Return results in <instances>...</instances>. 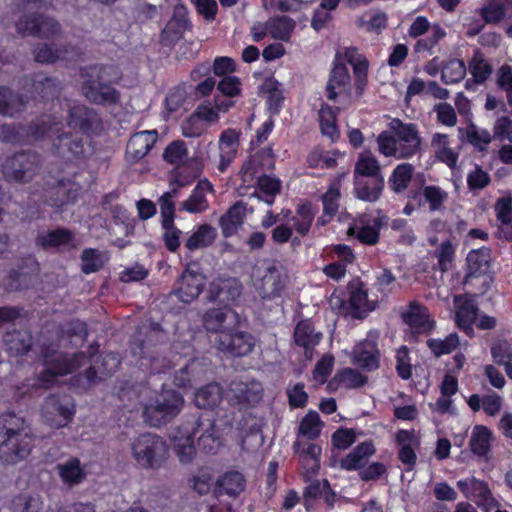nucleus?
<instances>
[{
    "label": "nucleus",
    "mask_w": 512,
    "mask_h": 512,
    "mask_svg": "<svg viewBox=\"0 0 512 512\" xmlns=\"http://www.w3.org/2000/svg\"><path fill=\"white\" fill-rule=\"evenodd\" d=\"M33 436L24 418L14 412L0 415V460L15 465L31 453Z\"/></svg>",
    "instance_id": "f257e3e1"
},
{
    "label": "nucleus",
    "mask_w": 512,
    "mask_h": 512,
    "mask_svg": "<svg viewBox=\"0 0 512 512\" xmlns=\"http://www.w3.org/2000/svg\"><path fill=\"white\" fill-rule=\"evenodd\" d=\"M60 122L48 116L41 121L42 134L53 137V151L63 159L73 160L86 157L91 149L88 137L80 133L60 132Z\"/></svg>",
    "instance_id": "f03ea898"
},
{
    "label": "nucleus",
    "mask_w": 512,
    "mask_h": 512,
    "mask_svg": "<svg viewBox=\"0 0 512 512\" xmlns=\"http://www.w3.org/2000/svg\"><path fill=\"white\" fill-rule=\"evenodd\" d=\"M131 453L141 468L157 470L166 463L169 457V448L160 436L143 433L131 442Z\"/></svg>",
    "instance_id": "7ed1b4c3"
},
{
    "label": "nucleus",
    "mask_w": 512,
    "mask_h": 512,
    "mask_svg": "<svg viewBox=\"0 0 512 512\" xmlns=\"http://www.w3.org/2000/svg\"><path fill=\"white\" fill-rule=\"evenodd\" d=\"M107 67L91 66L83 70L81 76L82 95L96 105L114 104L119 100V92L104 79Z\"/></svg>",
    "instance_id": "20e7f679"
},
{
    "label": "nucleus",
    "mask_w": 512,
    "mask_h": 512,
    "mask_svg": "<svg viewBox=\"0 0 512 512\" xmlns=\"http://www.w3.org/2000/svg\"><path fill=\"white\" fill-rule=\"evenodd\" d=\"M184 405L182 395L174 390L163 391L154 403L146 405L143 417L147 424L160 427L176 417Z\"/></svg>",
    "instance_id": "39448f33"
},
{
    "label": "nucleus",
    "mask_w": 512,
    "mask_h": 512,
    "mask_svg": "<svg viewBox=\"0 0 512 512\" xmlns=\"http://www.w3.org/2000/svg\"><path fill=\"white\" fill-rule=\"evenodd\" d=\"M41 159L34 152H20L7 158L2 165V174L10 183L30 182L39 172Z\"/></svg>",
    "instance_id": "423d86ee"
},
{
    "label": "nucleus",
    "mask_w": 512,
    "mask_h": 512,
    "mask_svg": "<svg viewBox=\"0 0 512 512\" xmlns=\"http://www.w3.org/2000/svg\"><path fill=\"white\" fill-rule=\"evenodd\" d=\"M16 30L22 37L33 36L43 39H52L62 34L60 23L45 14H24L16 22Z\"/></svg>",
    "instance_id": "0eeeda50"
},
{
    "label": "nucleus",
    "mask_w": 512,
    "mask_h": 512,
    "mask_svg": "<svg viewBox=\"0 0 512 512\" xmlns=\"http://www.w3.org/2000/svg\"><path fill=\"white\" fill-rule=\"evenodd\" d=\"M287 279L284 268L272 263L257 270L255 287L262 299L271 300L281 296L286 288Z\"/></svg>",
    "instance_id": "6e6552de"
},
{
    "label": "nucleus",
    "mask_w": 512,
    "mask_h": 512,
    "mask_svg": "<svg viewBox=\"0 0 512 512\" xmlns=\"http://www.w3.org/2000/svg\"><path fill=\"white\" fill-rule=\"evenodd\" d=\"M390 127L395 132L399 143V159L410 158L420 151L421 138L415 124H406L399 119H393Z\"/></svg>",
    "instance_id": "1a4fd4ad"
},
{
    "label": "nucleus",
    "mask_w": 512,
    "mask_h": 512,
    "mask_svg": "<svg viewBox=\"0 0 512 512\" xmlns=\"http://www.w3.org/2000/svg\"><path fill=\"white\" fill-rule=\"evenodd\" d=\"M203 325L208 332L221 334L233 332L239 323L238 314L228 307L212 308L203 315Z\"/></svg>",
    "instance_id": "9d476101"
},
{
    "label": "nucleus",
    "mask_w": 512,
    "mask_h": 512,
    "mask_svg": "<svg viewBox=\"0 0 512 512\" xmlns=\"http://www.w3.org/2000/svg\"><path fill=\"white\" fill-rule=\"evenodd\" d=\"M199 434V448L207 454H215L221 446L215 420L208 414H201L194 422L192 435Z\"/></svg>",
    "instance_id": "9b49d317"
},
{
    "label": "nucleus",
    "mask_w": 512,
    "mask_h": 512,
    "mask_svg": "<svg viewBox=\"0 0 512 512\" xmlns=\"http://www.w3.org/2000/svg\"><path fill=\"white\" fill-rule=\"evenodd\" d=\"M194 266L192 264L187 266L178 281V288L175 291V294L183 303H191L195 300L205 285V277L197 270H194Z\"/></svg>",
    "instance_id": "f8f14e48"
},
{
    "label": "nucleus",
    "mask_w": 512,
    "mask_h": 512,
    "mask_svg": "<svg viewBox=\"0 0 512 512\" xmlns=\"http://www.w3.org/2000/svg\"><path fill=\"white\" fill-rule=\"evenodd\" d=\"M215 344L218 349L229 353L232 356H245L250 353L254 347V338L247 332H228L221 334Z\"/></svg>",
    "instance_id": "ddd939ff"
},
{
    "label": "nucleus",
    "mask_w": 512,
    "mask_h": 512,
    "mask_svg": "<svg viewBox=\"0 0 512 512\" xmlns=\"http://www.w3.org/2000/svg\"><path fill=\"white\" fill-rule=\"evenodd\" d=\"M86 358L83 352L68 357L59 354L53 361L57 363L54 368H47L39 374V381L45 388H48L57 376L72 373L74 370L82 366L83 360Z\"/></svg>",
    "instance_id": "4468645a"
},
{
    "label": "nucleus",
    "mask_w": 512,
    "mask_h": 512,
    "mask_svg": "<svg viewBox=\"0 0 512 512\" xmlns=\"http://www.w3.org/2000/svg\"><path fill=\"white\" fill-rule=\"evenodd\" d=\"M28 97L19 92L0 85V116L16 119L26 110Z\"/></svg>",
    "instance_id": "2eb2a0df"
},
{
    "label": "nucleus",
    "mask_w": 512,
    "mask_h": 512,
    "mask_svg": "<svg viewBox=\"0 0 512 512\" xmlns=\"http://www.w3.org/2000/svg\"><path fill=\"white\" fill-rule=\"evenodd\" d=\"M163 338L164 334L159 324L139 328L137 333L133 336L132 352L142 357L150 356L149 349L155 347Z\"/></svg>",
    "instance_id": "dca6fc26"
},
{
    "label": "nucleus",
    "mask_w": 512,
    "mask_h": 512,
    "mask_svg": "<svg viewBox=\"0 0 512 512\" xmlns=\"http://www.w3.org/2000/svg\"><path fill=\"white\" fill-rule=\"evenodd\" d=\"M228 397L233 405H255L262 399V388L258 383L233 381L230 384Z\"/></svg>",
    "instance_id": "f3484780"
},
{
    "label": "nucleus",
    "mask_w": 512,
    "mask_h": 512,
    "mask_svg": "<svg viewBox=\"0 0 512 512\" xmlns=\"http://www.w3.org/2000/svg\"><path fill=\"white\" fill-rule=\"evenodd\" d=\"M67 124L72 128H79L84 133H88L99 127L100 119L93 109L85 105H76L69 110Z\"/></svg>",
    "instance_id": "a211bd4d"
},
{
    "label": "nucleus",
    "mask_w": 512,
    "mask_h": 512,
    "mask_svg": "<svg viewBox=\"0 0 512 512\" xmlns=\"http://www.w3.org/2000/svg\"><path fill=\"white\" fill-rule=\"evenodd\" d=\"M42 415L46 423L54 428L65 426L71 418L70 410L54 395L45 399Z\"/></svg>",
    "instance_id": "6ab92c4d"
},
{
    "label": "nucleus",
    "mask_w": 512,
    "mask_h": 512,
    "mask_svg": "<svg viewBox=\"0 0 512 512\" xmlns=\"http://www.w3.org/2000/svg\"><path fill=\"white\" fill-rule=\"evenodd\" d=\"M35 243L43 250L66 248L71 249L74 247V235L66 228H57L55 230L47 231L39 234Z\"/></svg>",
    "instance_id": "aec40b11"
},
{
    "label": "nucleus",
    "mask_w": 512,
    "mask_h": 512,
    "mask_svg": "<svg viewBox=\"0 0 512 512\" xmlns=\"http://www.w3.org/2000/svg\"><path fill=\"white\" fill-rule=\"evenodd\" d=\"M156 141V130H145L135 133L131 136L127 144V157L132 161H138L142 159L151 150Z\"/></svg>",
    "instance_id": "412c9836"
},
{
    "label": "nucleus",
    "mask_w": 512,
    "mask_h": 512,
    "mask_svg": "<svg viewBox=\"0 0 512 512\" xmlns=\"http://www.w3.org/2000/svg\"><path fill=\"white\" fill-rule=\"evenodd\" d=\"M384 188V178L354 177V191L358 199L375 202L379 199Z\"/></svg>",
    "instance_id": "4be33fe9"
},
{
    "label": "nucleus",
    "mask_w": 512,
    "mask_h": 512,
    "mask_svg": "<svg viewBox=\"0 0 512 512\" xmlns=\"http://www.w3.org/2000/svg\"><path fill=\"white\" fill-rule=\"evenodd\" d=\"M171 439L179 461L182 464L190 463L196 455L192 432L188 430L182 432V430L178 428L171 434Z\"/></svg>",
    "instance_id": "5701e85b"
},
{
    "label": "nucleus",
    "mask_w": 512,
    "mask_h": 512,
    "mask_svg": "<svg viewBox=\"0 0 512 512\" xmlns=\"http://www.w3.org/2000/svg\"><path fill=\"white\" fill-rule=\"evenodd\" d=\"M246 214V206L242 201L236 202L219 219V225L224 237L234 235L243 224Z\"/></svg>",
    "instance_id": "b1692460"
},
{
    "label": "nucleus",
    "mask_w": 512,
    "mask_h": 512,
    "mask_svg": "<svg viewBox=\"0 0 512 512\" xmlns=\"http://www.w3.org/2000/svg\"><path fill=\"white\" fill-rule=\"evenodd\" d=\"M375 453L372 442H363L357 445L348 455L340 461V467L346 470H358L363 468Z\"/></svg>",
    "instance_id": "393cba45"
},
{
    "label": "nucleus",
    "mask_w": 512,
    "mask_h": 512,
    "mask_svg": "<svg viewBox=\"0 0 512 512\" xmlns=\"http://www.w3.org/2000/svg\"><path fill=\"white\" fill-rule=\"evenodd\" d=\"M340 54H336L334 67L331 71L329 81L326 86L328 91V99L335 100L337 98L336 88H342L344 91L350 90V74L347 67L339 61Z\"/></svg>",
    "instance_id": "a878e982"
},
{
    "label": "nucleus",
    "mask_w": 512,
    "mask_h": 512,
    "mask_svg": "<svg viewBox=\"0 0 512 512\" xmlns=\"http://www.w3.org/2000/svg\"><path fill=\"white\" fill-rule=\"evenodd\" d=\"M345 59L353 67L356 92L360 96L367 83L368 61L363 55L359 54L355 48L346 49Z\"/></svg>",
    "instance_id": "bb28decb"
},
{
    "label": "nucleus",
    "mask_w": 512,
    "mask_h": 512,
    "mask_svg": "<svg viewBox=\"0 0 512 512\" xmlns=\"http://www.w3.org/2000/svg\"><path fill=\"white\" fill-rule=\"evenodd\" d=\"M120 365V360L114 353L106 354L102 357L100 363L90 366L85 371V376L89 383H97L104 380L115 372Z\"/></svg>",
    "instance_id": "cd10ccee"
},
{
    "label": "nucleus",
    "mask_w": 512,
    "mask_h": 512,
    "mask_svg": "<svg viewBox=\"0 0 512 512\" xmlns=\"http://www.w3.org/2000/svg\"><path fill=\"white\" fill-rule=\"evenodd\" d=\"M353 362L359 367L372 371L378 368V350L373 341L365 340L355 347Z\"/></svg>",
    "instance_id": "c85d7f7f"
},
{
    "label": "nucleus",
    "mask_w": 512,
    "mask_h": 512,
    "mask_svg": "<svg viewBox=\"0 0 512 512\" xmlns=\"http://www.w3.org/2000/svg\"><path fill=\"white\" fill-rule=\"evenodd\" d=\"M402 319L409 326L424 331H429L434 326V322L429 320L427 308L416 301L409 304L408 310L402 313Z\"/></svg>",
    "instance_id": "c756f323"
},
{
    "label": "nucleus",
    "mask_w": 512,
    "mask_h": 512,
    "mask_svg": "<svg viewBox=\"0 0 512 512\" xmlns=\"http://www.w3.org/2000/svg\"><path fill=\"white\" fill-rule=\"evenodd\" d=\"M4 343L11 355H25L30 351L33 345V338L28 331L15 330L6 333Z\"/></svg>",
    "instance_id": "7c9ffc66"
},
{
    "label": "nucleus",
    "mask_w": 512,
    "mask_h": 512,
    "mask_svg": "<svg viewBox=\"0 0 512 512\" xmlns=\"http://www.w3.org/2000/svg\"><path fill=\"white\" fill-rule=\"evenodd\" d=\"M67 54V46H58L54 43H40L33 50L35 61L41 64H53L58 60L65 59Z\"/></svg>",
    "instance_id": "2f4dec72"
},
{
    "label": "nucleus",
    "mask_w": 512,
    "mask_h": 512,
    "mask_svg": "<svg viewBox=\"0 0 512 512\" xmlns=\"http://www.w3.org/2000/svg\"><path fill=\"white\" fill-rule=\"evenodd\" d=\"M478 308L473 300L465 298L463 302L457 305L456 324L468 336H473L474 330L472 324L475 322Z\"/></svg>",
    "instance_id": "473e14b6"
},
{
    "label": "nucleus",
    "mask_w": 512,
    "mask_h": 512,
    "mask_svg": "<svg viewBox=\"0 0 512 512\" xmlns=\"http://www.w3.org/2000/svg\"><path fill=\"white\" fill-rule=\"evenodd\" d=\"M239 145V133L233 129L224 131L220 136L221 162L219 169L224 171L231 163Z\"/></svg>",
    "instance_id": "72a5a7b5"
},
{
    "label": "nucleus",
    "mask_w": 512,
    "mask_h": 512,
    "mask_svg": "<svg viewBox=\"0 0 512 512\" xmlns=\"http://www.w3.org/2000/svg\"><path fill=\"white\" fill-rule=\"evenodd\" d=\"M321 333L315 332L312 323L308 320L300 321L294 331L295 343L305 348L306 353L320 341Z\"/></svg>",
    "instance_id": "f704fd0d"
},
{
    "label": "nucleus",
    "mask_w": 512,
    "mask_h": 512,
    "mask_svg": "<svg viewBox=\"0 0 512 512\" xmlns=\"http://www.w3.org/2000/svg\"><path fill=\"white\" fill-rule=\"evenodd\" d=\"M186 28L187 20L185 15L175 12L161 33V43L167 46L175 43L182 37Z\"/></svg>",
    "instance_id": "c9c22d12"
},
{
    "label": "nucleus",
    "mask_w": 512,
    "mask_h": 512,
    "mask_svg": "<svg viewBox=\"0 0 512 512\" xmlns=\"http://www.w3.org/2000/svg\"><path fill=\"white\" fill-rule=\"evenodd\" d=\"M216 484L220 494L225 493L231 497H236L245 489V479L237 471L227 472L217 480Z\"/></svg>",
    "instance_id": "e433bc0d"
},
{
    "label": "nucleus",
    "mask_w": 512,
    "mask_h": 512,
    "mask_svg": "<svg viewBox=\"0 0 512 512\" xmlns=\"http://www.w3.org/2000/svg\"><path fill=\"white\" fill-rule=\"evenodd\" d=\"M222 400V388L217 383H209L195 393V403L199 408L217 406Z\"/></svg>",
    "instance_id": "4c0bfd02"
},
{
    "label": "nucleus",
    "mask_w": 512,
    "mask_h": 512,
    "mask_svg": "<svg viewBox=\"0 0 512 512\" xmlns=\"http://www.w3.org/2000/svg\"><path fill=\"white\" fill-rule=\"evenodd\" d=\"M296 23L293 19L287 16H279L271 18L265 23V28L268 33L275 39L288 41Z\"/></svg>",
    "instance_id": "58836bf2"
},
{
    "label": "nucleus",
    "mask_w": 512,
    "mask_h": 512,
    "mask_svg": "<svg viewBox=\"0 0 512 512\" xmlns=\"http://www.w3.org/2000/svg\"><path fill=\"white\" fill-rule=\"evenodd\" d=\"M205 190H212V185L207 181H200L189 199L182 203V209L190 213H199L204 211L208 207L207 200L204 195Z\"/></svg>",
    "instance_id": "ea45409f"
},
{
    "label": "nucleus",
    "mask_w": 512,
    "mask_h": 512,
    "mask_svg": "<svg viewBox=\"0 0 512 512\" xmlns=\"http://www.w3.org/2000/svg\"><path fill=\"white\" fill-rule=\"evenodd\" d=\"M350 305L357 311L356 317L361 318L362 313H367L375 308V304L368 300L367 291L363 289V283L358 282L356 285H350Z\"/></svg>",
    "instance_id": "a19ab883"
},
{
    "label": "nucleus",
    "mask_w": 512,
    "mask_h": 512,
    "mask_svg": "<svg viewBox=\"0 0 512 512\" xmlns=\"http://www.w3.org/2000/svg\"><path fill=\"white\" fill-rule=\"evenodd\" d=\"M354 177H382L381 167L376 158L369 153H362L355 164Z\"/></svg>",
    "instance_id": "79ce46f5"
},
{
    "label": "nucleus",
    "mask_w": 512,
    "mask_h": 512,
    "mask_svg": "<svg viewBox=\"0 0 512 512\" xmlns=\"http://www.w3.org/2000/svg\"><path fill=\"white\" fill-rule=\"evenodd\" d=\"M216 238V230L209 224H202L188 238L185 245L189 250L204 248L213 243Z\"/></svg>",
    "instance_id": "37998d69"
},
{
    "label": "nucleus",
    "mask_w": 512,
    "mask_h": 512,
    "mask_svg": "<svg viewBox=\"0 0 512 512\" xmlns=\"http://www.w3.org/2000/svg\"><path fill=\"white\" fill-rule=\"evenodd\" d=\"M33 88L44 100H49L59 95L62 84L54 77L37 76L33 80Z\"/></svg>",
    "instance_id": "c03bdc74"
},
{
    "label": "nucleus",
    "mask_w": 512,
    "mask_h": 512,
    "mask_svg": "<svg viewBox=\"0 0 512 512\" xmlns=\"http://www.w3.org/2000/svg\"><path fill=\"white\" fill-rule=\"evenodd\" d=\"M491 432L485 426L474 427L470 438L471 451L478 456H485L490 449Z\"/></svg>",
    "instance_id": "a18cd8bd"
},
{
    "label": "nucleus",
    "mask_w": 512,
    "mask_h": 512,
    "mask_svg": "<svg viewBox=\"0 0 512 512\" xmlns=\"http://www.w3.org/2000/svg\"><path fill=\"white\" fill-rule=\"evenodd\" d=\"M367 382V377L363 376L355 369L346 368L337 373L329 382L328 386L333 388L339 384H343L346 388H359Z\"/></svg>",
    "instance_id": "49530a36"
},
{
    "label": "nucleus",
    "mask_w": 512,
    "mask_h": 512,
    "mask_svg": "<svg viewBox=\"0 0 512 512\" xmlns=\"http://www.w3.org/2000/svg\"><path fill=\"white\" fill-rule=\"evenodd\" d=\"M294 450L296 453L304 455L302 460L303 466L311 470L312 473H316L319 469L318 456L321 453V448L316 444H308L307 447L302 445L300 439L294 443Z\"/></svg>",
    "instance_id": "de8ad7c7"
},
{
    "label": "nucleus",
    "mask_w": 512,
    "mask_h": 512,
    "mask_svg": "<svg viewBox=\"0 0 512 512\" xmlns=\"http://www.w3.org/2000/svg\"><path fill=\"white\" fill-rule=\"evenodd\" d=\"M413 171L414 167L411 164L398 165L389 179L392 190L396 193L403 192L411 181Z\"/></svg>",
    "instance_id": "09e8293b"
},
{
    "label": "nucleus",
    "mask_w": 512,
    "mask_h": 512,
    "mask_svg": "<svg viewBox=\"0 0 512 512\" xmlns=\"http://www.w3.org/2000/svg\"><path fill=\"white\" fill-rule=\"evenodd\" d=\"M57 468L62 480L69 485L80 483L85 475L80 467L79 460L76 458L71 459L64 464H59Z\"/></svg>",
    "instance_id": "8fccbe9b"
},
{
    "label": "nucleus",
    "mask_w": 512,
    "mask_h": 512,
    "mask_svg": "<svg viewBox=\"0 0 512 512\" xmlns=\"http://www.w3.org/2000/svg\"><path fill=\"white\" fill-rule=\"evenodd\" d=\"M469 70L474 81L478 84L485 82L492 73L491 65L485 61L479 50L475 51L473 58L469 63Z\"/></svg>",
    "instance_id": "3c124183"
},
{
    "label": "nucleus",
    "mask_w": 512,
    "mask_h": 512,
    "mask_svg": "<svg viewBox=\"0 0 512 512\" xmlns=\"http://www.w3.org/2000/svg\"><path fill=\"white\" fill-rule=\"evenodd\" d=\"M322 425L319 414L315 411H310L300 423L299 436H303L308 440H314L320 435Z\"/></svg>",
    "instance_id": "603ef678"
},
{
    "label": "nucleus",
    "mask_w": 512,
    "mask_h": 512,
    "mask_svg": "<svg viewBox=\"0 0 512 512\" xmlns=\"http://www.w3.org/2000/svg\"><path fill=\"white\" fill-rule=\"evenodd\" d=\"M319 119L321 131L324 135L330 137L332 140L339 136L336 127V112L327 104H323L319 111Z\"/></svg>",
    "instance_id": "864d4df0"
},
{
    "label": "nucleus",
    "mask_w": 512,
    "mask_h": 512,
    "mask_svg": "<svg viewBox=\"0 0 512 512\" xmlns=\"http://www.w3.org/2000/svg\"><path fill=\"white\" fill-rule=\"evenodd\" d=\"M465 75L466 66L464 61L452 59L443 66L441 80L445 84L456 83L464 79Z\"/></svg>",
    "instance_id": "5fc2aeb1"
},
{
    "label": "nucleus",
    "mask_w": 512,
    "mask_h": 512,
    "mask_svg": "<svg viewBox=\"0 0 512 512\" xmlns=\"http://www.w3.org/2000/svg\"><path fill=\"white\" fill-rule=\"evenodd\" d=\"M81 261V270L85 274L97 272L104 265L101 253L98 250L92 248L85 249L82 252Z\"/></svg>",
    "instance_id": "6e6d98bb"
},
{
    "label": "nucleus",
    "mask_w": 512,
    "mask_h": 512,
    "mask_svg": "<svg viewBox=\"0 0 512 512\" xmlns=\"http://www.w3.org/2000/svg\"><path fill=\"white\" fill-rule=\"evenodd\" d=\"M14 512H41L43 509L40 498L36 495L21 494L13 502Z\"/></svg>",
    "instance_id": "4d7b16f0"
},
{
    "label": "nucleus",
    "mask_w": 512,
    "mask_h": 512,
    "mask_svg": "<svg viewBox=\"0 0 512 512\" xmlns=\"http://www.w3.org/2000/svg\"><path fill=\"white\" fill-rule=\"evenodd\" d=\"M429 348L436 357L452 352L459 345V338L456 333H452L444 340L429 339L427 341Z\"/></svg>",
    "instance_id": "13d9d810"
},
{
    "label": "nucleus",
    "mask_w": 512,
    "mask_h": 512,
    "mask_svg": "<svg viewBox=\"0 0 512 512\" xmlns=\"http://www.w3.org/2000/svg\"><path fill=\"white\" fill-rule=\"evenodd\" d=\"M314 213L310 204H303L298 208L297 215L293 217L294 226L298 233L306 235L310 229Z\"/></svg>",
    "instance_id": "bf43d9fd"
},
{
    "label": "nucleus",
    "mask_w": 512,
    "mask_h": 512,
    "mask_svg": "<svg viewBox=\"0 0 512 512\" xmlns=\"http://www.w3.org/2000/svg\"><path fill=\"white\" fill-rule=\"evenodd\" d=\"M187 156L185 143L181 140L173 141L164 151L163 157L170 164L178 165Z\"/></svg>",
    "instance_id": "052dcab7"
},
{
    "label": "nucleus",
    "mask_w": 512,
    "mask_h": 512,
    "mask_svg": "<svg viewBox=\"0 0 512 512\" xmlns=\"http://www.w3.org/2000/svg\"><path fill=\"white\" fill-rule=\"evenodd\" d=\"M243 286L236 278L221 279L223 297L221 302H229L238 299L242 294Z\"/></svg>",
    "instance_id": "680f3d73"
},
{
    "label": "nucleus",
    "mask_w": 512,
    "mask_h": 512,
    "mask_svg": "<svg viewBox=\"0 0 512 512\" xmlns=\"http://www.w3.org/2000/svg\"><path fill=\"white\" fill-rule=\"evenodd\" d=\"M377 143L379 151L385 156H394L399 159V143L397 139L390 135L388 132H382L378 138Z\"/></svg>",
    "instance_id": "e2e57ef3"
},
{
    "label": "nucleus",
    "mask_w": 512,
    "mask_h": 512,
    "mask_svg": "<svg viewBox=\"0 0 512 512\" xmlns=\"http://www.w3.org/2000/svg\"><path fill=\"white\" fill-rule=\"evenodd\" d=\"M30 284V276L26 273L12 270L4 280V286L8 291H19Z\"/></svg>",
    "instance_id": "0e129e2a"
},
{
    "label": "nucleus",
    "mask_w": 512,
    "mask_h": 512,
    "mask_svg": "<svg viewBox=\"0 0 512 512\" xmlns=\"http://www.w3.org/2000/svg\"><path fill=\"white\" fill-rule=\"evenodd\" d=\"M258 186L261 193L265 194L264 201L267 204H272L274 196L280 191V181L276 178L268 176L260 177L258 180Z\"/></svg>",
    "instance_id": "69168bd1"
},
{
    "label": "nucleus",
    "mask_w": 512,
    "mask_h": 512,
    "mask_svg": "<svg viewBox=\"0 0 512 512\" xmlns=\"http://www.w3.org/2000/svg\"><path fill=\"white\" fill-rule=\"evenodd\" d=\"M423 196L430 204V210H439L443 202L447 199V193L436 186H426L423 189Z\"/></svg>",
    "instance_id": "338daca9"
},
{
    "label": "nucleus",
    "mask_w": 512,
    "mask_h": 512,
    "mask_svg": "<svg viewBox=\"0 0 512 512\" xmlns=\"http://www.w3.org/2000/svg\"><path fill=\"white\" fill-rule=\"evenodd\" d=\"M491 353L497 364L505 365V362L512 361V348L505 340L496 342L491 348Z\"/></svg>",
    "instance_id": "774afa93"
}]
</instances>
